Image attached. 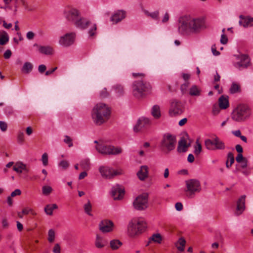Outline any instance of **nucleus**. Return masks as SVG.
I'll return each mask as SVG.
<instances>
[{
    "mask_svg": "<svg viewBox=\"0 0 253 253\" xmlns=\"http://www.w3.org/2000/svg\"><path fill=\"white\" fill-rule=\"evenodd\" d=\"M145 13L148 15L150 16L151 17H152L154 19H158L159 17V11H155L154 12H153L152 13H149L148 11H146Z\"/></svg>",
    "mask_w": 253,
    "mask_h": 253,
    "instance_id": "nucleus-43",
    "label": "nucleus"
},
{
    "mask_svg": "<svg viewBox=\"0 0 253 253\" xmlns=\"http://www.w3.org/2000/svg\"><path fill=\"white\" fill-rule=\"evenodd\" d=\"M110 245L112 250H116L122 245V243L119 240L115 239L110 241Z\"/></svg>",
    "mask_w": 253,
    "mask_h": 253,
    "instance_id": "nucleus-34",
    "label": "nucleus"
},
{
    "mask_svg": "<svg viewBox=\"0 0 253 253\" xmlns=\"http://www.w3.org/2000/svg\"><path fill=\"white\" fill-rule=\"evenodd\" d=\"M219 106L221 109H226L229 107V101L228 97H225L224 95H221L219 99Z\"/></svg>",
    "mask_w": 253,
    "mask_h": 253,
    "instance_id": "nucleus-26",
    "label": "nucleus"
},
{
    "mask_svg": "<svg viewBox=\"0 0 253 253\" xmlns=\"http://www.w3.org/2000/svg\"><path fill=\"white\" fill-rule=\"evenodd\" d=\"M245 195H242L238 200L237 203V212L236 214L239 215L241 214L245 210Z\"/></svg>",
    "mask_w": 253,
    "mask_h": 253,
    "instance_id": "nucleus-21",
    "label": "nucleus"
},
{
    "mask_svg": "<svg viewBox=\"0 0 253 253\" xmlns=\"http://www.w3.org/2000/svg\"><path fill=\"white\" fill-rule=\"evenodd\" d=\"M39 51L40 53L46 55H50L52 53V48L48 46H40Z\"/></svg>",
    "mask_w": 253,
    "mask_h": 253,
    "instance_id": "nucleus-31",
    "label": "nucleus"
},
{
    "mask_svg": "<svg viewBox=\"0 0 253 253\" xmlns=\"http://www.w3.org/2000/svg\"><path fill=\"white\" fill-rule=\"evenodd\" d=\"M189 94L191 96H200L201 90L197 85H193L189 89Z\"/></svg>",
    "mask_w": 253,
    "mask_h": 253,
    "instance_id": "nucleus-32",
    "label": "nucleus"
},
{
    "mask_svg": "<svg viewBox=\"0 0 253 253\" xmlns=\"http://www.w3.org/2000/svg\"><path fill=\"white\" fill-rule=\"evenodd\" d=\"M125 16V11L123 10H119L111 17V21L117 23L123 19Z\"/></svg>",
    "mask_w": 253,
    "mask_h": 253,
    "instance_id": "nucleus-24",
    "label": "nucleus"
},
{
    "mask_svg": "<svg viewBox=\"0 0 253 253\" xmlns=\"http://www.w3.org/2000/svg\"><path fill=\"white\" fill-rule=\"evenodd\" d=\"M92 210L91 204L89 201H88L87 203L84 205V210L86 213L89 215H92L91 211Z\"/></svg>",
    "mask_w": 253,
    "mask_h": 253,
    "instance_id": "nucleus-40",
    "label": "nucleus"
},
{
    "mask_svg": "<svg viewBox=\"0 0 253 253\" xmlns=\"http://www.w3.org/2000/svg\"><path fill=\"white\" fill-rule=\"evenodd\" d=\"M57 208L58 206L55 204L47 205L44 208V211L47 214L51 215L53 213V210Z\"/></svg>",
    "mask_w": 253,
    "mask_h": 253,
    "instance_id": "nucleus-33",
    "label": "nucleus"
},
{
    "mask_svg": "<svg viewBox=\"0 0 253 253\" xmlns=\"http://www.w3.org/2000/svg\"><path fill=\"white\" fill-rule=\"evenodd\" d=\"M61 249L59 244H56L53 249V252L54 253H61Z\"/></svg>",
    "mask_w": 253,
    "mask_h": 253,
    "instance_id": "nucleus-58",
    "label": "nucleus"
},
{
    "mask_svg": "<svg viewBox=\"0 0 253 253\" xmlns=\"http://www.w3.org/2000/svg\"><path fill=\"white\" fill-rule=\"evenodd\" d=\"M228 42V39L225 34H222L221 36L220 42L222 44H226Z\"/></svg>",
    "mask_w": 253,
    "mask_h": 253,
    "instance_id": "nucleus-54",
    "label": "nucleus"
},
{
    "mask_svg": "<svg viewBox=\"0 0 253 253\" xmlns=\"http://www.w3.org/2000/svg\"><path fill=\"white\" fill-rule=\"evenodd\" d=\"M4 112L6 115H11L13 114V110L11 107L7 106L5 108Z\"/></svg>",
    "mask_w": 253,
    "mask_h": 253,
    "instance_id": "nucleus-48",
    "label": "nucleus"
},
{
    "mask_svg": "<svg viewBox=\"0 0 253 253\" xmlns=\"http://www.w3.org/2000/svg\"><path fill=\"white\" fill-rule=\"evenodd\" d=\"M21 190L20 189H15L14 191H13L11 193L10 196L12 197H13L16 196L20 195H21Z\"/></svg>",
    "mask_w": 253,
    "mask_h": 253,
    "instance_id": "nucleus-62",
    "label": "nucleus"
},
{
    "mask_svg": "<svg viewBox=\"0 0 253 253\" xmlns=\"http://www.w3.org/2000/svg\"><path fill=\"white\" fill-rule=\"evenodd\" d=\"M64 142L68 145L69 147L73 146V143L72 139L68 135L65 136Z\"/></svg>",
    "mask_w": 253,
    "mask_h": 253,
    "instance_id": "nucleus-45",
    "label": "nucleus"
},
{
    "mask_svg": "<svg viewBox=\"0 0 253 253\" xmlns=\"http://www.w3.org/2000/svg\"><path fill=\"white\" fill-rule=\"evenodd\" d=\"M112 90L118 97L121 96L124 94L125 89L124 86L120 84H114L112 86Z\"/></svg>",
    "mask_w": 253,
    "mask_h": 253,
    "instance_id": "nucleus-25",
    "label": "nucleus"
},
{
    "mask_svg": "<svg viewBox=\"0 0 253 253\" xmlns=\"http://www.w3.org/2000/svg\"><path fill=\"white\" fill-rule=\"evenodd\" d=\"M107 244L108 241L105 237L101 236L98 234L96 235L94 245L97 248H103L104 247H105Z\"/></svg>",
    "mask_w": 253,
    "mask_h": 253,
    "instance_id": "nucleus-19",
    "label": "nucleus"
},
{
    "mask_svg": "<svg viewBox=\"0 0 253 253\" xmlns=\"http://www.w3.org/2000/svg\"><path fill=\"white\" fill-rule=\"evenodd\" d=\"M13 169L17 173H22L23 171H25L26 172L28 171V169H27L26 165L21 163L16 164L13 167Z\"/></svg>",
    "mask_w": 253,
    "mask_h": 253,
    "instance_id": "nucleus-28",
    "label": "nucleus"
},
{
    "mask_svg": "<svg viewBox=\"0 0 253 253\" xmlns=\"http://www.w3.org/2000/svg\"><path fill=\"white\" fill-rule=\"evenodd\" d=\"M189 146L190 144H187L185 138L181 137L178 142L177 150L179 153L185 152Z\"/></svg>",
    "mask_w": 253,
    "mask_h": 253,
    "instance_id": "nucleus-23",
    "label": "nucleus"
},
{
    "mask_svg": "<svg viewBox=\"0 0 253 253\" xmlns=\"http://www.w3.org/2000/svg\"><path fill=\"white\" fill-rule=\"evenodd\" d=\"M110 108L105 104L97 103L92 109L91 116L93 122L100 126L106 122L110 118Z\"/></svg>",
    "mask_w": 253,
    "mask_h": 253,
    "instance_id": "nucleus-3",
    "label": "nucleus"
},
{
    "mask_svg": "<svg viewBox=\"0 0 253 253\" xmlns=\"http://www.w3.org/2000/svg\"><path fill=\"white\" fill-rule=\"evenodd\" d=\"M132 75L133 76V77H134V78H140L141 79H143L145 77V74H144V73H133L132 74Z\"/></svg>",
    "mask_w": 253,
    "mask_h": 253,
    "instance_id": "nucleus-57",
    "label": "nucleus"
},
{
    "mask_svg": "<svg viewBox=\"0 0 253 253\" xmlns=\"http://www.w3.org/2000/svg\"><path fill=\"white\" fill-rule=\"evenodd\" d=\"M97 151L103 155H117L122 152V149L120 147H115L112 145H105L99 144L96 146Z\"/></svg>",
    "mask_w": 253,
    "mask_h": 253,
    "instance_id": "nucleus-10",
    "label": "nucleus"
},
{
    "mask_svg": "<svg viewBox=\"0 0 253 253\" xmlns=\"http://www.w3.org/2000/svg\"><path fill=\"white\" fill-rule=\"evenodd\" d=\"M137 175L140 180L144 181L148 176V167L145 165L141 166L137 172Z\"/></svg>",
    "mask_w": 253,
    "mask_h": 253,
    "instance_id": "nucleus-20",
    "label": "nucleus"
},
{
    "mask_svg": "<svg viewBox=\"0 0 253 253\" xmlns=\"http://www.w3.org/2000/svg\"><path fill=\"white\" fill-rule=\"evenodd\" d=\"M148 195L144 193L137 197L133 202V205L135 209L138 211H143L148 207Z\"/></svg>",
    "mask_w": 253,
    "mask_h": 253,
    "instance_id": "nucleus-11",
    "label": "nucleus"
},
{
    "mask_svg": "<svg viewBox=\"0 0 253 253\" xmlns=\"http://www.w3.org/2000/svg\"><path fill=\"white\" fill-rule=\"evenodd\" d=\"M150 121L149 119L146 118H141L137 122V124L133 127V130L135 132H138L142 130L143 128L147 127L149 125Z\"/></svg>",
    "mask_w": 253,
    "mask_h": 253,
    "instance_id": "nucleus-17",
    "label": "nucleus"
},
{
    "mask_svg": "<svg viewBox=\"0 0 253 253\" xmlns=\"http://www.w3.org/2000/svg\"><path fill=\"white\" fill-rule=\"evenodd\" d=\"M24 133L22 132H19L17 135V141L19 143H22L24 141Z\"/></svg>",
    "mask_w": 253,
    "mask_h": 253,
    "instance_id": "nucleus-52",
    "label": "nucleus"
},
{
    "mask_svg": "<svg viewBox=\"0 0 253 253\" xmlns=\"http://www.w3.org/2000/svg\"><path fill=\"white\" fill-rule=\"evenodd\" d=\"M206 28L205 21L202 18L184 17L179 20V32L183 35L197 34Z\"/></svg>",
    "mask_w": 253,
    "mask_h": 253,
    "instance_id": "nucleus-1",
    "label": "nucleus"
},
{
    "mask_svg": "<svg viewBox=\"0 0 253 253\" xmlns=\"http://www.w3.org/2000/svg\"><path fill=\"white\" fill-rule=\"evenodd\" d=\"M46 69V67L45 65H44L43 64H41L39 66L38 71L41 74L44 72L45 71Z\"/></svg>",
    "mask_w": 253,
    "mask_h": 253,
    "instance_id": "nucleus-63",
    "label": "nucleus"
},
{
    "mask_svg": "<svg viewBox=\"0 0 253 253\" xmlns=\"http://www.w3.org/2000/svg\"><path fill=\"white\" fill-rule=\"evenodd\" d=\"M0 128L1 131H5L7 128V124L3 121H0Z\"/></svg>",
    "mask_w": 253,
    "mask_h": 253,
    "instance_id": "nucleus-51",
    "label": "nucleus"
},
{
    "mask_svg": "<svg viewBox=\"0 0 253 253\" xmlns=\"http://www.w3.org/2000/svg\"><path fill=\"white\" fill-rule=\"evenodd\" d=\"M69 166V163L67 161H61L59 164V166L62 168L63 169H67Z\"/></svg>",
    "mask_w": 253,
    "mask_h": 253,
    "instance_id": "nucleus-46",
    "label": "nucleus"
},
{
    "mask_svg": "<svg viewBox=\"0 0 253 253\" xmlns=\"http://www.w3.org/2000/svg\"><path fill=\"white\" fill-rule=\"evenodd\" d=\"M186 241L183 238H180L175 243V245L177 248V250L182 252L184 250V247L185 246Z\"/></svg>",
    "mask_w": 253,
    "mask_h": 253,
    "instance_id": "nucleus-30",
    "label": "nucleus"
},
{
    "mask_svg": "<svg viewBox=\"0 0 253 253\" xmlns=\"http://www.w3.org/2000/svg\"><path fill=\"white\" fill-rule=\"evenodd\" d=\"M204 144L206 148L210 151L223 150L225 149L224 142L217 136L212 139H206Z\"/></svg>",
    "mask_w": 253,
    "mask_h": 253,
    "instance_id": "nucleus-8",
    "label": "nucleus"
},
{
    "mask_svg": "<svg viewBox=\"0 0 253 253\" xmlns=\"http://www.w3.org/2000/svg\"><path fill=\"white\" fill-rule=\"evenodd\" d=\"M125 190L119 185L114 186L111 191V195L115 200L122 199L124 195Z\"/></svg>",
    "mask_w": 253,
    "mask_h": 253,
    "instance_id": "nucleus-18",
    "label": "nucleus"
},
{
    "mask_svg": "<svg viewBox=\"0 0 253 253\" xmlns=\"http://www.w3.org/2000/svg\"><path fill=\"white\" fill-rule=\"evenodd\" d=\"M189 84L190 83L189 81H185V83L181 85L180 89L183 93L186 91L187 88L188 87Z\"/></svg>",
    "mask_w": 253,
    "mask_h": 253,
    "instance_id": "nucleus-44",
    "label": "nucleus"
},
{
    "mask_svg": "<svg viewBox=\"0 0 253 253\" xmlns=\"http://www.w3.org/2000/svg\"><path fill=\"white\" fill-rule=\"evenodd\" d=\"M99 170L103 177L106 178L110 179L115 175L120 174V172L113 169L108 167L102 166L99 169Z\"/></svg>",
    "mask_w": 253,
    "mask_h": 253,
    "instance_id": "nucleus-13",
    "label": "nucleus"
},
{
    "mask_svg": "<svg viewBox=\"0 0 253 253\" xmlns=\"http://www.w3.org/2000/svg\"><path fill=\"white\" fill-rule=\"evenodd\" d=\"M151 114L155 118H159L161 116L160 107L157 105H154L152 109Z\"/></svg>",
    "mask_w": 253,
    "mask_h": 253,
    "instance_id": "nucleus-35",
    "label": "nucleus"
},
{
    "mask_svg": "<svg viewBox=\"0 0 253 253\" xmlns=\"http://www.w3.org/2000/svg\"><path fill=\"white\" fill-rule=\"evenodd\" d=\"M52 188L50 186H43L42 187V194L44 195H48L52 192Z\"/></svg>",
    "mask_w": 253,
    "mask_h": 253,
    "instance_id": "nucleus-41",
    "label": "nucleus"
},
{
    "mask_svg": "<svg viewBox=\"0 0 253 253\" xmlns=\"http://www.w3.org/2000/svg\"><path fill=\"white\" fill-rule=\"evenodd\" d=\"M185 194L189 198H194L196 194L202 190L201 183L196 179H190L185 181Z\"/></svg>",
    "mask_w": 253,
    "mask_h": 253,
    "instance_id": "nucleus-6",
    "label": "nucleus"
},
{
    "mask_svg": "<svg viewBox=\"0 0 253 253\" xmlns=\"http://www.w3.org/2000/svg\"><path fill=\"white\" fill-rule=\"evenodd\" d=\"M42 164L44 166H46L47 165V164H48V155H47V153H44L43 154H42Z\"/></svg>",
    "mask_w": 253,
    "mask_h": 253,
    "instance_id": "nucleus-47",
    "label": "nucleus"
},
{
    "mask_svg": "<svg viewBox=\"0 0 253 253\" xmlns=\"http://www.w3.org/2000/svg\"><path fill=\"white\" fill-rule=\"evenodd\" d=\"M220 107L218 105L215 104L212 107V113L214 115H217L220 112Z\"/></svg>",
    "mask_w": 253,
    "mask_h": 253,
    "instance_id": "nucleus-50",
    "label": "nucleus"
},
{
    "mask_svg": "<svg viewBox=\"0 0 253 253\" xmlns=\"http://www.w3.org/2000/svg\"><path fill=\"white\" fill-rule=\"evenodd\" d=\"M145 223L142 220L134 219L128 225V230L130 236L133 237L142 232L145 228Z\"/></svg>",
    "mask_w": 253,
    "mask_h": 253,
    "instance_id": "nucleus-9",
    "label": "nucleus"
},
{
    "mask_svg": "<svg viewBox=\"0 0 253 253\" xmlns=\"http://www.w3.org/2000/svg\"><path fill=\"white\" fill-rule=\"evenodd\" d=\"M15 7V11L17 10V8L19 6L20 2H23V0H12Z\"/></svg>",
    "mask_w": 253,
    "mask_h": 253,
    "instance_id": "nucleus-61",
    "label": "nucleus"
},
{
    "mask_svg": "<svg viewBox=\"0 0 253 253\" xmlns=\"http://www.w3.org/2000/svg\"><path fill=\"white\" fill-rule=\"evenodd\" d=\"M237 58L239 61L234 63V66L241 70L247 68L250 65V60L249 56L246 54H241L238 56Z\"/></svg>",
    "mask_w": 253,
    "mask_h": 253,
    "instance_id": "nucleus-14",
    "label": "nucleus"
},
{
    "mask_svg": "<svg viewBox=\"0 0 253 253\" xmlns=\"http://www.w3.org/2000/svg\"><path fill=\"white\" fill-rule=\"evenodd\" d=\"M202 151V145L199 143V140H197L196 142V145L194 146V153L195 155L198 156Z\"/></svg>",
    "mask_w": 253,
    "mask_h": 253,
    "instance_id": "nucleus-38",
    "label": "nucleus"
},
{
    "mask_svg": "<svg viewBox=\"0 0 253 253\" xmlns=\"http://www.w3.org/2000/svg\"><path fill=\"white\" fill-rule=\"evenodd\" d=\"M240 90V87L239 85L236 83H233L230 88V91L232 94L239 92Z\"/></svg>",
    "mask_w": 253,
    "mask_h": 253,
    "instance_id": "nucleus-39",
    "label": "nucleus"
},
{
    "mask_svg": "<svg viewBox=\"0 0 253 253\" xmlns=\"http://www.w3.org/2000/svg\"><path fill=\"white\" fill-rule=\"evenodd\" d=\"M12 54V52L10 49H7L4 53L3 56L5 59H8L10 58Z\"/></svg>",
    "mask_w": 253,
    "mask_h": 253,
    "instance_id": "nucleus-59",
    "label": "nucleus"
},
{
    "mask_svg": "<svg viewBox=\"0 0 253 253\" xmlns=\"http://www.w3.org/2000/svg\"><path fill=\"white\" fill-rule=\"evenodd\" d=\"M150 240H151L155 243L160 244L162 241V236L159 233L154 234L150 238Z\"/></svg>",
    "mask_w": 253,
    "mask_h": 253,
    "instance_id": "nucleus-37",
    "label": "nucleus"
},
{
    "mask_svg": "<svg viewBox=\"0 0 253 253\" xmlns=\"http://www.w3.org/2000/svg\"><path fill=\"white\" fill-rule=\"evenodd\" d=\"M228 162L229 161L231 165H232L234 162V157L232 153L229 152L227 155Z\"/></svg>",
    "mask_w": 253,
    "mask_h": 253,
    "instance_id": "nucleus-49",
    "label": "nucleus"
},
{
    "mask_svg": "<svg viewBox=\"0 0 253 253\" xmlns=\"http://www.w3.org/2000/svg\"><path fill=\"white\" fill-rule=\"evenodd\" d=\"M251 114V109L248 106L240 104L233 111L231 118L236 122H244L249 118Z\"/></svg>",
    "mask_w": 253,
    "mask_h": 253,
    "instance_id": "nucleus-4",
    "label": "nucleus"
},
{
    "mask_svg": "<svg viewBox=\"0 0 253 253\" xmlns=\"http://www.w3.org/2000/svg\"><path fill=\"white\" fill-rule=\"evenodd\" d=\"M184 112V107L180 102L173 100L171 102L169 113L171 116L181 114Z\"/></svg>",
    "mask_w": 253,
    "mask_h": 253,
    "instance_id": "nucleus-12",
    "label": "nucleus"
},
{
    "mask_svg": "<svg viewBox=\"0 0 253 253\" xmlns=\"http://www.w3.org/2000/svg\"><path fill=\"white\" fill-rule=\"evenodd\" d=\"M211 51L212 54L215 56H218L220 54V52L216 50V47L215 44H213L211 46Z\"/></svg>",
    "mask_w": 253,
    "mask_h": 253,
    "instance_id": "nucleus-60",
    "label": "nucleus"
},
{
    "mask_svg": "<svg viewBox=\"0 0 253 253\" xmlns=\"http://www.w3.org/2000/svg\"><path fill=\"white\" fill-rule=\"evenodd\" d=\"M244 159H247L246 158H244L242 154H238L236 158V161L239 163H240L242 161H244Z\"/></svg>",
    "mask_w": 253,
    "mask_h": 253,
    "instance_id": "nucleus-56",
    "label": "nucleus"
},
{
    "mask_svg": "<svg viewBox=\"0 0 253 253\" xmlns=\"http://www.w3.org/2000/svg\"><path fill=\"white\" fill-rule=\"evenodd\" d=\"M9 36L7 33L3 31H0V44L3 45L6 44L9 41Z\"/></svg>",
    "mask_w": 253,
    "mask_h": 253,
    "instance_id": "nucleus-27",
    "label": "nucleus"
},
{
    "mask_svg": "<svg viewBox=\"0 0 253 253\" xmlns=\"http://www.w3.org/2000/svg\"><path fill=\"white\" fill-rule=\"evenodd\" d=\"M176 143V137L169 133H167L163 136L160 143V147L163 151L169 153L175 149Z\"/></svg>",
    "mask_w": 253,
    "mask_h": 253,
    "instance_id": "nucleus-7",
    "label": "nucleus"
},
{
    "mask_svg": "<svg viewBox=\"0 0 253 253\" xmlns=\"http://www.w3.org/2000/svg\"><path fill=\"white\" fill-rule=\"evenodd\" d=\"M90 162L88 159L82 160L80 162V166L85 170H88L90 169Z\"/></svg>",
    "mask_w": 253,
    "mask_h": 253,
    "instance_id": "nucleus-36",
    "label": "nucleus"
},
{
    "mask_svg": "<svg viewBox=\"0 0 253 253\" xmlns=\"http://www.w3.org/2000/svg\"><path fill=\"white\" fill-rule=\"evenodd\" d=\"M96 29H97L96 25L95 24H94L93 27L92 28H91L88 31V33L90 37H92V36H93L94 35H95Z\"/></svg>",
    "mask_w": 253,
    "mask_h": 253,
    "instance_id": "nucleus-53",
    "label": "nucleus"
},
{
    "mask_svg": "<svg viewBox=\"0 0 253 253\" xmlns=\"http://www.w3.org/2000/svg\"><path fill=\"white\" fill-rule=\"evenodd\" d=\"M100 97L102 98H105L109 96V93L107 92L106 88H104L100 93Z\"/></svg>",
    "mask_w": 253,
    "mask_h": 253,
    "instance_id": "nucleus-55",
    "label": "nucleus"
},
{
    "mask_svg": "<svg viewBox=\"0 0 253 253\" xmlns=\"http://www.w3.org/2000/svg\"><path fill=\"white\" fill-rule=\"evenodd\" d=\"M152 86L150 83L143 80H137L132 84V92L134 96L137 98L142 97L145 92L150 91Z\"/></svg>",
    "mask_w": 253,
    "mask_h": 253,
    "instance_id": "nucleus-5",
    "label": "nucleus"
},
{
    "mask_svg": "<svg viewBox=\"0 0 253 253\" xmlns=\"http://www.w3.org/2000/svg\"><path fill=\"white\" fill-rule=\"evenodd\" d=\"M75 37V33H67L60 38L59 43L64 46H69L74 43Z\"/></svg>",
    "mask_w": 253,
    "mask_h": 253,
    "instance_id": "nucleus-15",
    "label": "nucleus"
},
{
    "mask_svg": "<svg viewBox=\"0 0 253 253\" xmlns=\"http://www.w3.org/2000/svg\"><path fill=\"white\" fill-rule=\"evenodd\" d=\"M48 240L50 243H52L55 239V232L52 229H50L48 232Z\"/></svg>",
    "mask_w": 253,
    "mask_h": 253,
    "instance_id": "nucleus-42",
    "label": "nucleus"
},
{
    "mask_svg": "<svg viewBox=\"0 0 253 253\" xmlns=\"http://www.w3.org/2000/svg\"><path fill=\"white\" fill-rule=\"evenodd\" d=\"M33 68V64L29 62H26L24 64L21 69V71L24 74H28L32 71Z\"/></svg>",
    "mask_w": 253,
    "mask_h": 253,
    "instance_id": "nucleus-29",
    "label": "nucleus"
},
{
    "mask_svg": "<svg viewBox=\"0 0 253 253\" xmlns=\"http://www.w3.org/2000/svg\"><path fill=\"white\" fill-rule=\"evenodd\" d=\"M239 24L244 27H247L251 26L252 23L253 22V18H251L248 16H244L242 15H240Z\"/></svg>",
    "mask_w": 253,
    "mask_h": 253,
    "instance_id": "nucleus-22",
    "label": "nucleus"
},
{
    "mask_svg": "<svg viewBox=\"0 0 253 253\" xmlns=\"http://www.w3.org/2000/svg\"><path fill=\"white\" fill-rule=\"evenodd\" d=\"M113 222L107 219L101 221L99 224V229L103 233L110 232L113 230Z\"/></svg>",
    "mask_w": 253,
    "mask_h": 253,
    "instance_id": "nucleus-16",
    "label": "nucleus"
},
{
    "mask_svg": "<svg viewBox=\"0 0 253 253\" xmlns=\"http://www.w3.org/2000/svg\"><path fill=\"white\" fill-rule=\"evenodd\" d=\"M64 16L69 22L72 23L76 28L81 30L86 29L90 24V21L82 17L79 10L76 8H72L65 10L64 12Z\"/></svg>",
    "mask_w": 253,
    "mask_h": 253,
    "instance_id": "nucleus-2",
    "label": "nucleus"
},
{
    "mask_svg": "<svg viewBox=\"0 0 253 253\" xmlns=\"http://www.w3.org/2000/svg\"><path fill=\"white\" fill-rule=\"evenodd\" d=\"M175 208L177 211H181L183 209V205L181 203L177 202L175 205Z\"/></svg>",
    "mask_w": 253,
    "mask_h": 253,
    "instance_id": "nucleus-64",
    "label": "nucleus"
}]
</instances>
